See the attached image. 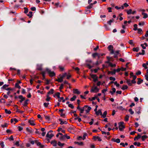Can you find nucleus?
I'll return each mask as SVG.
<instances>
[{
	"instance_id": "1",
	"label": "nucleus",
	"mask_w": 148,
	"mask_h": 148,
	"mask_svg": "<svg viewBox=\"0 0 148 148\" xmlns=\"http://www.w3.org/2000/svg\"><path fill=\"white\" fill-rule=\"evenodd\" d=\"M46 71L48 72L50 77H52L56 75L55 73L53 71H52L49 69H46Z\"/></svg>"
},
{
	"instance_id": "2",
	"label": "nucleus",
	"mask_w": 148,
	"mask_h": 148,
	"mask_svg": "<svg viewBox=\"0 0 148 148\" xmlns=\"http://www.w3.org/2000/svg\"><path fill=\"white\" fill-rule=\"evenodd\" d=\"M53 131L50 130L49 132L46 135V137L50 139L53 136V134L52 133Z\"/></svg>"
},
{
	"instance_id": "3",
	"label": "nucleus",
	"mask_w": 148,
	"mask_h": 148,
	"mask_svg": "<svg viewBox=\"0 0 148 148\" xmlns=\"http://www.w3.org/2000/svg\"><path fill=\"white\" fill-rule=\"evenodd\" d=\"M84 108L86 113H88L91 109L90 107L88 106L87 105L84 106Z\"/></svg>"
},
{
	"instance_id": "4",
	"label": "nucleus",
	"mask_w": 148,
	"mask_h": 148,
	"mask_svg": "<svg viewBox=\"0 0 148 148\" xmlns=\"http://www.w3.org/2000/svg\"><path fill=\"white\" fill-rule=\"evenodd\" d=\"M124 123L123 122H120L119 123V128L121 131H122L125 127L123 125Z\"/></svg>"
},
{
	"instance_id": "5",
	"label": "nucleus",
	"mask_w": 148,
	"mask_h": 148,
	"mask_svg": "<svg viewBox=\"0 0 148 148\" xmlns=\"http://www.w3.org/2000/svg\"><path fill=\"white\" fill-rule=\"evenodd\" d=\"M108 48L109 51H110V53L111 54H113L114 53V51H113V47L112 45H109Z\"/></svg>"
},
{
	"instance_id": "6",
	"label": "nucleus",
	"mask_w": 148,
	"mask_h": 148,
	"mask_svg": "<svg viewBox=\"0 0 148 148\" xmlns=\"http://www.w3.org/2000/svg\"><path fill=\"white\" fill-rule=\"evenodd\" d=\"M35 143L37 144V145L40 148H44V146L43 145H42L40 142H38L37 140H35Z\"/></svg>"
},
{
	"instance_id": "7",
	"label": "nucleus",
	"mask_w": 148,
	"mask_h": 148,
	"mask_svg": "<svg viewBox=\"0 0 148 148\" xmlns=\"http://www.w3.org/2000/svg\"><path fill=\"white\" fill-rule=\"evenodd\" d=\"M90 76L93 79L94 82H95L98 80V77L96 75L91 74Z\"/></svg>"
},
{
	"instance_id": "8",
	"label": "nucleus",
	"mask_w": 148,
	"mask_h": 148,
	"mask_svg": "<svg viewBox=\"0 0 148 148\" xmlns=\"http://www.w3.org/2000/svg\"><path fill=\"white\" fill-rule=\"evenodd\" d=\"M99 91V89L97 88V87H95L94 88L92 87L90 92H97Z\"/></svg>"
},
{
	"instance_id": "9",
	"label": "nucleus",
	"mask_w": 148,
	"mask_h": 148,
	"mask_svg": "<svg viewBox=\"0 0 148 148\" xmlns=\"http://www.w3.org/2000/svg\"><path fill=\"white\" fill-rule=\"evenodd\" d=\"M73 93L75 94L79 95L80 93V92L79 91L78 89H73Z\"/></svg>"
},
{
	"instance_id": "10",
	"label": "nucleus",
	"mask_w": 148,
	"mask_h": 148,
	"mask_svg": "<svg viewBox=\"0 0 148 148\" xmlns=\"http://www.w3.org/2000/svg\"><path fill=\"white\" fill-rule=\"evenodd\" d=\"M111 140L113 141L114 142H116L117 143H119L120 142V140L119 138H117L116 139H115V138H112Z\"/></svg>"
},
{
	"instance_id": "11",
	"label": "nucleus",
	"mask_w": 148,
	"mask_h": 148,
	"mask_svg": "<svg viewBox=\"0 0 148 148\" xmlns=\"http://www.w3.org/2000/svg\"><path fill=\"white\" fill-rule=\"evenodd\" d=\"M93 138L95 140H97L99 141H101V139L99 136H93Z\"/></svg>"
},
{
	"instance_id": "12",
	"label": "nucleus",
	"mask_w": 148,
	"mask_h": 148,
	"mask_svg": "<svg viewBox=\"0 0 148 148\" xmlns=\"http://www.w3.org/2000/svg\"><path fill=\"white\" fill-rule=\"evenodd\" d=\"M120 51L119 50H117L115 52H114V58H117V55L119 53Z\"/></svg>"
},
{
	"instance_id": "13",
	"label": "nucleus",
	"mask_w": 148,
	"mask_h": 148,
	"mask_svg": "<svg viewBox=\"0 0 148 148\" xmlns=\"http://www.w3.org/2000/svg\"><path fill=\"white\" fill-rule=\"evenodd\" d=\"M51 144H52L54 147H56L57 146V142L56 140L52 141L51 142Z\"/></svg>"
},
{
	"instance_id": "14",
	"label": "nucleus",
	"mask_w": 148,
	"mask_h": 148,
	"mask_svg": "<svg viewBox=\"0 0 148 148\" xmlns=\"http://www.w3.org/2000/svg\"><path fill=\"white\" fill-rule=\"evenodd\" d=\"M140 108L139 107H137L136 110L135 111L138 114H139L140 113Z\"/></svg>"
},
{
	"instance_id": "15",
	"label": "nucleus",
	"mask_w": 148,
	"mask_h": 148,
	"mask_svg": "<svg viewBox=\"0 0 148 148\" xmlns=\"http://www.w3.org/2000/svg\"><path fill=\"white\" fill-rule=\"evenodd\" d=\"M112 91H110V92L111 93V95H113L115 92L116 90L115 88H113L112 89Z\"/></svg>"
},
{
	"instance_id": "16",
	"label": "nucleus",
	"mask_w": 148,
	"mask_h": 148,
	"mask_svg": "<svg viewBox=\"0 0 148 148\" xmlns=\"http://www.w3.org/2000/svg\"><path fill=\"white\" fill-rule=\"evenodd\" d=\"M138 81L137 82V83L138 85L140 84L143 82V80L141 79L140 78H138Z\"/></svg>"
},
{
	"instance_id": "17",
	"label": "nucleus",
	"mask_w": 148,
	"mask_h": 148,
	"mask_svg": "<svg viewBox=\"0 0 148 148\" xmlns=\"http://www.w3.org/2000/svg\"><path fill=\"white\" fill-rule=\"evenodd\" d=\"M126 82L129 86H131L132 85L130 79L127 80Z\"/></svg>"
},
{
	"instance_id": "18",
	"label": "nucleus",
	"mask_w": 148,
	"mask_h": 148,
	"mask_svg": "<svg viewBox=\"0 0 148 148\" xmlns=\"http://www.w3.org/2000/svg\"><path fill=\"white\" fill-rule=\"evenodd\" d=\"M55 80L59 82H61L63 81V79L60 77V78H58V79H56Z\"/></svg>"
},
{
	"instance_id": "19",
	"label": "nucleus",
	"mask_w": 148,
	"mask_h": 148,
	"mask_svg": "<svg viewBox=\"0 0 148 148\" xmlns=\"http://www.w3.org/2000/svg\"><path fill=\"white\" fill-rule=\"evenodd\" d=\"M141 137V135H140L139 134H138L137 136L135 137L134 138V140H137L138 139L140 138Z\"/></svg>"
},
{
	"instance_id": "20",
	"label": "nucleus",
	"mask_w": 148,
	"mask_h": 148,
	"mask_svg": "<svg viewBox=\"0 0 148 148\" xmlns=\"http://www.w3.org/2000/svg\"><path fill=\"white\" fill-rule=\"evenodd\" d=\"M14 121L15 122H17L18 121V120L15 118L12 119L11 120L10 122L11 123H12Z\"/></svg>"
},
{
	"instance_id": "21",
	"label": "nucleus",
	"mask_w": 148,
	"mask_h": 148,
	"mask_svg": "<svg viewBox=\"0 0 148 148\" xmlns=\"http://www.w3.org/2000/svg\"><path fill=\"white\" fill-rule=\"evenodd\" d=\"M142 15H143V18H146L148 16L147 14L143 12L142 13Z\"/></svg>"
},
{
	"instance_id": "22",
	"label": "nucleus",
	"mask_w": 148,
	"mask_h": 148,
	"mask_svg": "<svg viewBox=\"0 0 148 148\" xmlns=\"http://www.w3.org/2000/svg\"><path fill=\"white\" fill-rule=\"evenodd\" d=\"M96 114L97 115H99L100 114L101 115H102V113L101 110H99L97 112H96Z\"/></svg>"
},
{
	"instance_id": "23",
	"label": "nucleus",
	"mask_w": 148,
	"mask_h": 148,
	"mask_svg": "<svg viewBox=\"0 0 148 148\" xmlns=\"http://www.w3.org/2000/svg\"><path fill=\"white\" fill-rule=\"evenodd\" d=\"M147 138V136L145 135L142 136H141L142 140L143 141H144Z\"/></svg>"
},
{
	"instance_id": "24",
	"label": "nucleus",
	"mask_w": 148,
	"mask_h": 148,
	"mask_svg": "<svg viewBox=\"0 0 148 148\" xmlns=\"http://www.w3.org/2000/svg\"><path fill=\"white\" fill-rule=\"evenodd\" d=\"M60 139L61 140H64L65 139V135H63V136H61L59 137Z\"/></svg>"
},
{
	"instance_id": "25",
	"label": "nucleus",
	"mask_w": 148,
	"mask_h": 148,
	"mask_svg": "<svg viewBox=\"0 0 148 148\" xmlns=\"http://www.w3.org/2000/svg\"><path fill=\"white\" fill-rule=\"evenodd\" d=\"M54 92V90L51 89L47 93V94H53Z\"/></svg>"
},
{
	"instance_id": "26",
	"label": "nucleus",
	"mask_w": 148,
	"mask_h": 148,
	"mask_svg": "<svg viewBox=\"0 0 148 148\" xmlns=\"http://www.w3.org/2000/svg\"><path fill=\"white\" fill-rule=\"evenodd\" d=\"M75 143L79 145H84L83 143L82 142H75Z\"/></svg>"
},
{
	"instance_id": "27",
	"label": "nucleus",
	"mask_w": 148,
	"mask_h": 148,
	"mask_svg": "<svg viewBox=\"0 0 148 148\" xmlns=\"http://www.w3.org/2000/svg\"><path fill=\"white\" fill-rule=\"evenodd\" d=\"M8 85L5 84L1 88L2 89H4L5 90V89L6 88L8 87Z\"/></svg>"
},
{
	"instance_id": "28",
	"label": "nucleus",
	"mask_w": 148,
	"mask_h": 148,
	"mask_svg": "<svg viewBox=\"0 0 148 148\" xmlns=\"http://www.w3.org/2000/svg\"><path fill=\"white\" fill-rule=\"evenodd\" d=\"M27 16L29 18H31L32 16V12H29V13L27 14Z\"/></svg>"
},
{
	"instance_id": "29",
	"label": "nucleus",
	"mask_w": 148,
	"mask_h": 148,
	"mask_svg": "<svg viewBox=\"0 0 148 148\" xmlns=\"http://www.w3.org/2000/svg\"><path fill=\"white\" fill-rule=\"evenodd\" d=\"M59 68L60 69L61 71H62L64 70V67L63 66H62L61 65H59Z\"/></svg>"
},
{
	"instance_id": "30",
	"label": "nucleus",
	"mask_w": 148,
	"mask_h": 148,
	"mask_svg": "<svg viewBox=\"0 0 148 148\" xmlns=\"http://www.w3.org/2000/svg\"><path fill=\"white\" fill-rule=\"evenodd\" d=\"M60 93L59 92H58L56 93L54 95V97H55V96H56L58 98H60Z\"/></svg>"
},
{
	"instance_id": "31",
	"label": "nucleus",
	"mask_w": 148,
	"mask_h": 148,
	"mask_svg": "<svg viewBox=\"0 0 148 148\" xmlns=\"http://www.w3.org/2000/svg\"><path fill=\"white\" fill-rule=\"evenodd\" d=\"M77 97L76 95H74L73 97H72L70 99V100L71 101H73L75 100L76 99Z\"/></svg>"
},
{
	"instance_id": "32",
	"label": "nucleus",
	"mask_w": 148,
	"mask_h": 148,
	"mask_svg": "<svg viewBox=\"0 0 148 148\" xmlns=\"http://www.w3.org/2000/svg\"><path fill=\"white\" fill-rule=\"evenodd\" d=\"M139 50V48L138 47L134 48H133V51L138 52Z\"/></svg>"
},
{
	"instance_id": "33",
	"label": "nucleus",
	"mask_w": 148,
	"mask_h": 148,
	"mask_svg": "<svg viewBox=\"0 0 148 148\" xmlns=\"http://www.w3.org/2000/svg\"><path fill=\"white\" fill-rule=\"evenodd\" d=\"M29 123L30 124L32 125H34L35 124L34 123V122L33 121L29 120Z\"/></svg>"
},
{
	"instance_id": "34",
	"label": "nucleus",
	"mask_w": 148,
	"mask_h": 148,
	"mask_svg": "<svg viewBox=\"0 0 148 148\" xmlns=\"http://www.w3.org/2000/svg\"><path fill=\"white\" fill-rule=\"evenodd\" d=\"M45 119L47 121H49L50 119V117L49 116H45Z\"/></svg>"
},
{
	"instance_id": "35",
	"label": "nucleus",
	"mask_w": 148,
	"mask_h": 148,
	"mask_svg": "<svg viewBox=\"0 0 148 148\" xmlns=\"http://www.w3.org/2000/svg\"><path fill=\"white\" fill-rule=\"evenodd\" d=\"M128 88V87L127 85H123V87L121 88L123 90H125L127 89Z\"/></svg>"
},
{
	"instance_id": "36",
	"label": "nucleus",
	"mask_w": 148,
	"mask_h": 148,
	"mask_svg": "<svg viewBox=\"0 0 148 148\" xmlns=\"http://www.w3.org/2000/svg\"><path fill=\"white\" fill-rule=\"evenodd\" d=\"M26 130L27 131L30 133H31L32 132V129L31 128H26Z\"/></svg>"
},
{
	"instance_id": "37",
	"label": "nucleus",
	"mask_w": 148,
	"mask_h": 148,
	"mask_svg": "<svg viewBox=\"0 0 148 148\" xmlns=\"http://www.w3.org/2000/svg\"><path fill=\"white\" fill-rule=\"evenodd\" d=\"M5 112L6 114H10L11 113V112L10 110H8L7 109H5Z\"/></svg>"
},
{
	"instance_id": "38",
	"label": "nucleus",
	"mask_w": 148,
	"mask_h": 148,
	"mask_svg": "<svg viewBox=\"0 0 148 148\" xmlns=\"http://www.w3.org/2000/svg\"><path fill=\"white\" fill-rule=\"evenodd\" d=\"M107 114V112L106 111H105L103 112V114H102V116L103 118H105Z\"/></svg>"
},
{
	"instance_id": "39",
	"label": "nucleus",
	"mask_w": 148,
	"mask_h": 148,
	"mask_svg": "<svg viewBox=\"0 0 148 148\" xmlns=\"http://www.w3.org/2000/svg\"><path fill=\"white\" fill-rule=\"evenodd\" d=\"M58 144L59 146L60 147L63 146L64 145V143H61L60 142H58Z\"/></svg>"
},
{
	"instance_id": "40",
	"label": "nucleus",
	"mask_w": 148,
	"mask_h": 148,
	"mask_svg": "<svg viewBox=\"0 0 148 148\" xmlns=\"http://www.w3.org/2000/svg\"><path fill=\"white\" fill-rule=\"evenodd\" d=\"M114 21V20L113 19H111V20H109V21H108V23L110 25H111V23L112 22H113Z\"/></svg>"
},
{
	"instance_id": "41",
	"label": "nucleus",
	"mask_w": 148,
	"mask_h": 148,
	"mask_svg": "<svg viewBox=\"0 0 148 148\" xmlns=\"http://www.w3.org/2000/svg\"><path fill=\"white\" fill-rule=\"evenodd\" d=\"M137 25L136 24H135L134 25V28L133 29V30L134 31L138 29L137 27Z\"/></svg>"
},
{
	"instance_id": "42",
	"label": "nucleus",
	"mask_w": 148,
	"mask_h": 148,
	"mask_svg": "<svg viewBox=\"0 0 148 148\" xmlns=\"http://www.w3.org/2000/svg\"><path fill=\"white\" fill-rule=\"evenodd\" d=\"M127 13L128 14H132V10L131 9H130L129 10H127Z\"/></svg>"
},
{
	"instance_id": "43",
	"label": "nucleus",
	"mask_w": 148,
	"mask_h": 148,
	"mask_svg": "<svg viewBox=\"0 0 148 148\" xmlns=\"http://www.w3.org/2000/svg\"><path fill=\"white\" fill-rule=\"evenodd\" d=\"M67 75V73H64L62 75L60 76L61 78L63 79L64 77H65Z\"/></svg>"
},
{
	"instance_id": "44",
	"label": "nucleus",
	"mask_w": 148,
	"mask_h": 148,
	"mask_svg": "<svg viewBox=\"0 0 148 148\" xmlns=\"http://www.w3.org/2000/svg\"><path fill=\"white\" fill-rule=\"evenodd\" d=\"M15 87L16 88H18L19 89H20L21 88V86L19 85L18 83H16L15 84Z\"/></svg>"
},
{
	"instance_id": "45",
	"label": "nucleus",
	"mask_w": 148,
	"mask_h": 148,
	"mask_svg": "<svg viewBox=\"0 0 148 148\" xmlns=\"http://www.w3.org/2000/svg\"><path fill=\"white\" fill-rule=\"evenodd\" d=\"M129 117V116L127 115L125 117V120L126 121H128Z\"/></svg>"
},
{
	"instance_id": "46",
	"label": "nucleus",
	"mask_w": 148,
	"mask_h": 148,
	"mask_svg": "<svg viewBox=\"0 0 148 148\" xmlns=\"http://www.w3.org/2000/svg\"><path fill=\"white\" fill-rule=\"evenodd\" d=\"M24 9L25 10L24 13L25 14L27 13L28 12V9L26 7L24 8Z\"/></svg>"
},
{
	"instance_id": "47",
	"label": "nucleus",
	"mask_w": 148,
	"mask_h": 148,
	"mask_svg": "<svg viewBox=\"0 0 148 148\" xmlns=\"http://www.w3.org/2000/svg\"><path fill=\"white\" fill-rule=\"evenodd\" d=\"M47 98L46 99V101H49L50 99H51V97H49V95H47Z\"/></svg>"
},
{
	"instance_id": "48",
	"label": "nucleus",
	"mask_w": 148,
	"mask_h": 148,
	"mask_svg": "<svg viewBox=\"0 0 148 148\" xmlns=\"http://www.w3.org/2000/svg\"><path fill=\"white\" fill-rule=\"evenodd\" d=\"M1 126L3 128L7 127L8 124L7 123H5L4 125H2Z\"/></svg>"
},
{
	"instance_id": "49",
	"label": "nucleus",
	"mask_w": 148,
	"mask_h": 148,
	"mask_svg": "<svg viewBox=\"0 0 148 148\" xmlns=\"http://www.w3.org/2000/svg\"><path fill=\"white\" fill-rule=\"evenodd\" d=\"M0 103H5V100L3 99V98H1V99H0Z\"/></svg>"
},
{
	"instance_id": "50",
	"label": "nucleus",
	"mask_w": 148,
	"mask_h": 148,
	"mask_svg": "<svg viewBox=\"0 0 148 148\" xmlns=\"http://www.w3.org/2000/svg\"><path fill=\"white\" fill-rule=\"evenodd\" d=\"M129 111L130 112L131 114H134V112L132 111V109L131 108H130L129 110Z\"/></svg>"
},
{
	"instance_id": "51",
	"label": "nucleus",
	"mask_w": 148,
	"mask_h": 148,
	"mask_svg": "<svg viewBox=\"0 0 148 148\" xmlns=\"http://www.w3.org/2000/svg\"><path fill=\"white\" fill-rule=\"evenodd\" d=\"M37 69L38 70L41 71L42 70V66H38Z\"/></svg>"
},
{
	"instance_id": "52",
	"label": "nucleus",
	"mask_w": 148,
	"mask_h": 148,
	"mask_svg": "<svg viewBox=\"0 0 148 148\" xmlns=\"http://www.w3.org/2000/svg\"><path fill=\"white\" fill-rule=\"evenodd\" d=\"M69 107L71 108L72 109H73L74 108V106L72 104H69L68 105Z\"/></svg>"
},
{
	"instance_id": "53",
	"label": "nucleus",
	"mask_w": 148,
	"mask_h": 148,
	"mask_svg": "<svg viewBox=\"0 0 148 148\" xmlns=\"http://www.w3.org/2000/svg\"><path fill=\"white\" fill-rule=\"evenodd\" d=\"M98 53H95L92 54V56L93 58H95L96 57V56H98Z\"/></svg>"
},
{
	"instance_id": "54",
	"label": "nucleus",
	"mask_w": 148,
	"mask_h": 148,
	"mask_svg": "<svg viewBox=\"0 0 148 148\" xmlns=\"http://www.w3.org/2000/svg\"><path fill=\"white\" fill-rule=\"evenodd\" d=\"M109 79L110 80H112L113 81H114L115 80V78L112 77H110L109 78Z\"/></svg>"
},
{
	"instance_id": "55",
	"label": "nucleus",
	"mask_w": 148,
	"mask_h": 148,
	"mask_svg": "<svg viewBox=\"0 0 148 148\" xmlns=\"http://www.w3.org/2000/svg\"><path fill=\"white\" fill-rule=\"evenodd\" d=\"M43 77V79L45 78V71H42L41 73Z\"/></svg>"
},
{
	"instance_id": "56",
	"label": "nucleus",
	"mask_w": 148,
	"mask_h": 148,
	"mask_svg": "<svg viewBox=\"0 0 148 148\" xmlns=\"http://www.w3.org/2000/svg\"><path fill=\"white\" fill-rule=\"evenodd\" d=\"M108 90V89L107 88L103 90H102V92L104 94H105V92Z\"/></svg>"
},
{
	"instance_id": "57",
	"label": "nucleus",
	"mask_w": 148,
	"mask_h": 148,
	"mask_svg": "<svg viewBox=\"0 0 148 148\" xmlns=\"http://www.w3.org/2000/svg\"><path fill=\"white\" fill-rule=\"evenodd\" d=\"M49 103H44V106L46 107H48V105H49Z\"/></svg>"
},
{
	"instance_id": "58",
	"label": "nucleus",
	"mask_w": 148,
	"mask_h": 148,
	"mask_svg": "<svg viewBox=\"0 0 148 148\" xmlns=\"http://www.w3.org/2000/svg\"><path fill=\"white\" fill-rule=\"evenodd\" d=\"M137 30L138 31V34H140L141 32L142 31V29L140 28L138 29Z\"/></svg>"
},
{
	"instance_id": "59",
	"label": "nucleus",
	"mask_w": 148,
	"mask_h": 148,
	"mask_svg": "<svg viewBox=\"0 0 148 148\" xmlns=\"http://www.w3.org/2000/svg\"><path fill=\"white\" fill-rule=\"evenodd\" d=\"M142 66L145 69H147V65L145 63H144L143 64Z\"/></svg>"
},
{
	"instance_id": "60",
	"label": "nucleus",
	"mask_w": 148,
	"mask_h": 148,
	"mask_svg": "<svg viewBox=\"0 0 148 148\" xmlns=\"http://www.w3.org/2000/svg\"><path fill=\"white\" fill-rule=\"evenodd\" d=\"M116 72V70L114 69L113 71H111L110 72V73L112 74H115Z\"/></svg>"
},
{
	"instance_id": "61",
	"label": "nucleus",
	"mask_w": 148,
	"mask_h": 148,
	"mask_svg": "<svg viewBox=\"0 0 148 148\" xmlns=\"http://www.w3.org/2000/svg\"><path fill=\"white\" fill-rule=\"evenodd\" d=\"M18 128L19 131H21L23 129V127L20 126H18Z\"/></svg>"
},
{
	"instance_id": "62",
	"label": "nucleus",
	"mask_w": 148,
	"mask_h": 148,
	"mask_svg": "<svg viewBox=\"0 0 148 148\" xmlns=\"http://www.w3.org/2000/svg\"><path fill=\"white\" fill-rule=\"evenodd\" d=\"M0 145L1 147L2 148H3L4 147V143L3 142H1L0 143Z\"/></svg>"
},
{
	"instance_id": "63",
	"label": "nucleus",
	"mask_w": 148,
	"mask_h": 148,
	"mask_svg": "<svg viewBox=\"0 0 148 148\" xmlns=\"http://www.w3.org/2000/svg\"><path fill=\"white\" fill-rule=\"evenodd\" d=\"M80 113H83V112L84 111V107H83L82 108H81L80 110Z\"/></svg>"
},
{
	"instance_id": "64",
	"label": "nucleus",
	"mask_w": 148,
	"mask_h": 148,
	"mask_svg": "<svg viewBox=\"0 0 148 148\" xmlns=\"http://www.w3.org/2000/svg\"><path fill=\"white\" fill-rule=\"evenodd\" d=\"M73 69H74L75 71H79V69L77 67H75V68H74L73 67Z\"/></svg>"
}]
</instances>
